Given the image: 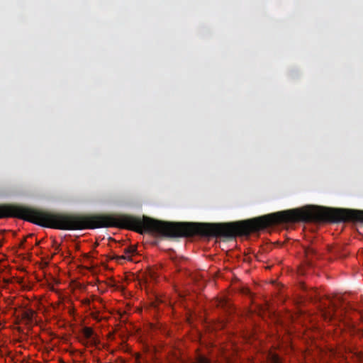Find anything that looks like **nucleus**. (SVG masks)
I'll return each mask as SVG.
<instances>
[{
  "label": "nucleus",
  "mask_w": 363,
  "mask_h": 363,
  "mask_svg": "<svg viewBox=\"0 0 363 363\" xmlns=\"http://www.w3.org/2000/svg\"><path fill=\"white\" fill-rule=\"evenodd\" d=\"M245 293H246L247 294L250 295V291L248 289H245Z\"/></svg>",
  "instance_id": "12"
},
{
  "label": "nucleus",
  "mask_w": 363,
  "mask_h": 363,
  "mask_svg": "<svg viewBox=\"0 0 363 363\" xmlns=\"http://www.w3.org/2000/svg\"><path fill=\"white\" fill-rule=\"evenodd\" d=\"M35 313V312L33 309L28 308L22 311L21 316L26 323H31Z\"/></svg>",
  "instance_id": "2"
},
{
  "label": "nucleus",
  "mask_w": 363,
  "mask_h": 363,
  "mask_svg": "<svg viewBox=\"0 0 363 363\" xmlns=\"http://www.w3.org/2000/svg\"><path fill=\"white\" fill-rule=\"evenodd\" d=\"M306 255L308 257L309 255H313L315 253V252L313 249L311 248V249H307L306 250Z\"/></svg>",
  "instance_id": "7"
},
{
  "label": "nucleus",
  "mask_w": 363,
  "mask_h": 363,
  "mask_svg": "<svg viewBox=\"0 0 363 363\" xmlns=\"http://www.w3.org/2000/svg\"><path fill=\"white\" fill-rule=\"evenodd\" d=\"M274 363H281V361L279 357L274 352Z\"/></svg>",
  "instance_id": "5"
},
{
  "label": "nucleus",
  "mask_w": 363,
  "mask_h": 363,
  "mask_svg": "<svg viewBox=\"0 0 363 363\" xmlns=\"http://www.w3.org/2000/svg\"><path fill=\"white\" fill-rule=\"evenodd\" d=\"M84 337L90 343L91 345H96L99 340L94 335V332L92 328L89 327H84L82 330Z\"/></svg>",
  "instance_id": "1"
},
{
  "label": "nucleus",
  "mask_w": 363,
  "mask_h": 363,
  "mask_svg": "<svg viewBox=\"0 0 363 363\" xmlns=\"http://www.w3.org/2000/svg\"><path fill=\"white\" fill-rule=\"evenodd\" d=\"M83 303H84V304H87V305H89V304L90 303V300H89V299H88V298H86V299H84V300L83 301Z\"/></svg>",
  "instance_id": "10"
},
{
  "label": "nucleus",
  "mask_w": 363,
  "mask_h": 363,
  "mask_svg": "<svg viewBox=\"0 0 363 363\" xmlns=\"http://www.w3.org/2000/svg\"><path fill=\"white\" fill-rule=\"evenodd\" d=\"M227 304H228V303L225 300H221L218 303V306L220 307H225Z\"/></svg>",
  "instance_id": "8"
},
{
  "label": "nucleus",
  "mask_w": 363,
  "mask_h": 363,
  "mask_svg": "<svg viewBox=\"0 0 363 363\" xmlns=\"http://www.w3.org/2000/svg\"><path fill=\"white\" fill-rule=\"evenodd\" d=\"M273 283H274V291H275V289L277 288L279 289H280L281 288L283 287L282 285H281L279 283H277L276 282L275 280L273 281Z\"/></svg>",
  "instance_id": "6"
},
{
  "label": "nucleus",
  "mask_w": 363,
  "mask_h": 363,
  "mask_svg": "<svg viewBox=\"0 0 363 363\" xmlns=\"http://www.w3.org/2000/svg\"><path fill=\"white\" fill-rule=\"evenodd\" d=\"M196 361V363H210V360L202 354H198Z\"/></svg>",
  "instance_id": "3"
},
{
  "label": "nucleus",
  "mask_w": 363,
  "mask_h": 363,
  "mask_svg": "<svg viewBox=\"0 0 363 363\" xmlns=\"http://www.w3.org/2000/svg\"><path fill=\"white\" fill-rule=\"evenodd\" d=\"M308 298L311 300V301H316L317 300H318V295H317V292L315 291H313V290H311L310 291L308 294H307Z\"/></svg>",
  "instance_id": "4"
},
{
  "label": "nucleus",
  "mask_w": 363,
  "mask_h": 363,
  "mask_svg": "<svg viewBox=\"0 0 363 363\" xmlns=\"http://www.w3.org/2000/svg\"><path fill=\"white\" fill-rule=\"evenodd\" d=\"M25 242H26V240H22V241L21 242V243H20V247H23V245H24V243H25Z\"/></svg>",
  "instance_id": "11"
},
{
  "label": "nucleus",
  "mask_w": 363,
  "mask_h": 363,
  "mask_svg": "<svg viewBox=\"0 0 363 363\" xmlns=\"http://www.w3.org/2000/svg\"><path fill=\"white\" fill-rule=\"evenodd\" d=\"M328 316H329L330 318H332V315L331 314H329Z\"/></svg>",
  "instance_id": "13"
},
{
  "label": "nucleus",
  "mask_w": 363,
  "mask_h": 363,
  "mask_svg": "<svg viewBox=\"0 0 363 363\" xmlns=\"http://www.w3.org/2000/svg\"><path fill=\"white\" fill-rule=\"evenodd\" d=\"M273 315H274V317L275 316V313L274 312L273 313Z\"/></svg>",
  "instance_id": "14"
},
{
  "label": "nucleus",
  "mask_w": 363,
  "mask_h": 363,
  "mask_svg": "<svg viewBox=\"0 0 363 363\" xmlns=\"http://www.w3.org/2000/svg\"><path fill=\"white\" fill-rule=\"evenodd\" d=\"M135 249L134 247H130L125 250V253H133L135 252Z\"/></svg>",
  "instance_id": "9"
}]
</instances>
